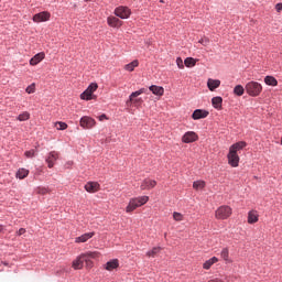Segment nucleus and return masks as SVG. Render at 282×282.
Wrapping results in <instances>:
<instances>
[{
  "label": "nucleus",
  "instance_id": "1",
  "mask_svg": "<svg viewBox=\"0 0 282 282\" xmlns=\"http://www.w3.org/2000/svg\"><path fill=\"white\" fill-rule=\"evenodd\" d=\"M248 147V143L246 141H240L237 143H234L229 148V153L227 154L228 165L232 166V169H237L239 166V151L246 149Z\"/></svg>",
  "mask_w": 282,
  "mask_h": 282
},
{
  "label": "nucleus",
  "instance_id": "2",
  "mask_svg": "<svg viewBox=\"0 0 282 282\" xmlns=\"http://www.w3.org/2000/svg\"><path fill=\"white\" fill-rule=\"evenodd\" d=\"M147 202H149V196H139L131 198L128 206L126 207V213H133V210L140 208V206H144Z\"/></svg>",
  "mask_w": 282,
  "mask_h": 282
},
{
  "label": "nucleus",
  "instance_id": "3",
  "mask_svg": "<svg viewBox=\"0 0 282 282\" xmlns=\"http://www.w3.org/2000/svg\"><path fill=\"white\" fill-rule=\"evenodd\" d=\"M245 89L249 96L257 97L263 91V86L259 82H249Z\"/></svg>",
  "mask_w": 282,
  "mask_h": 282
},
{
  "label": "nucleus",
  "instance_id": "4",
  "mask_svg": "<svg viewBox=\"0 0 282 282\" xmlns=\"http://www.w3.org/2000/svg\"><path fill=\"white\" fill-rule=\"evenodd\" d=\"M147 93V88H141L134 93H132L129 96V100H127L126 105L128 107H131L133 105L134 107H138V105H142V98H138V96H142V94Z\"/></svg>",
  "mask_w": 282,
  "mask_h": 282
},
{
  "label": "nucleus",
  "instance_id": "5",
  "mask_svg": "<svg viewBox=\"0 0 282 282\" xmlns=\"http://www.w3.org/2000/svg\"><path fill=\"white\" fill-rule=\"evenodd\" d=\"M230 215H232L230 206H220L215 213L216 219H228Z\"/></svg>",
  "mask_w": 282,
  "mask_h": 282
},
{
  "label": "nucleus",
  "instance_id": "6",
  "mask_svg": "<svg viewBox=\"0 0 282 282\" xmlns=\"http://www.w3.org/2000/svg\"><path fill=\"white\" fill-rule=\"evenodd\" d=\"M84 257H85L84 263H86L87 270H91V268H94V261H91V259H98V257H100V252L88 251L84 253Z\"/></svg>",
  "mask_w": 282,
  "mask_h": 282
},
{
  "label": "nucleus",
  "instance_id": "7",
  "mask_svg": "<svg viewBox=\"0 0 282 282\" xmlns=\"http://www.w3.org/2000/svg\"><path fill=\"white\" fill-rule=\"evenodd\" d=\"M96 89H98V84L91 83L80 95L82 100H94V91H96Z\"/></svg>",
  "mask_w": 282,
  "mask_h": 282
},
{
  "label": "nucleus",
  "instance_id": "8",
  "mask_svg": "<svg viewBox=\"0 0 282 282\" xmlns=\"http://www.w3.org/2000/svg\"><path fill=\"white\" fill-rule=\"evenodd\" d=\"M115 14L119 17V19H129L131 17V9L120 6L115 9Z\"/></svg>",
  "mask_w": 282,
  "mask_h": 282
},
{
  "label": "nucleus",
  "instance_id": "9",
  "mask_svg": "<svg viewBox=\"0 0 282 282\" xmlns=\"http://www.w3.org/2000/svg\"><path fill=\"white\" fill-rule=\"evenodd\" d=\"M199 140V135L195 131H187L183 137H182V142L184 144H191L192 142H197Z\"/></svg>",
  "mask_w": 282,
  "mask_h": 282
},
{
  "label": "nucleus",
  "instance_id": "10",
  "mask_svg": "<svg viewBox=\"0 0 282 282\" xmlns=\"http://www.w3.org/2000/svg\"><path fill=\"white\" fill-rule=\"evenodd\" d=\"M79 124L83 129H94V127H96V120L91 117L85 116L82 117Z\"/></svg>",
  "mask_w": 282,
  "mask_h": 282
},
{
  "label": "nucleus",
  "instance_id": "11",
  "mask_svg": "<svg viewBox=\"0 0 282 282\" xmlns=\"http://www.w3.org/2000/svg\"><path fill=\"white\" fill-rule=\"evenodd\" d=\"M50 17H51L50 12L43 11L33 15V21L34 23H43L45 21H50Z\"/></svg>",
  "mask_w": 282,
  "mask_h": 282
},
{
  "label": "nucleus",
  "instance_id": "12",
  "mask_svg": "<svg viewBox=\"0 0 282 282\" xmlns=\"http://www.w3.org/2000/svg\"><path fill=\"white\" fill-rule=\"evenodd\" d=\"M56 160H58V152L56 151L50 152L45 160L48 169H54V163L56 162Z\"/></svg>",
  "mask_w": 282,
  "mask_h": 282
},
{
  "label": "nucleus",
  "instance_id": "13",
  "mask_svg": "<svg viewBox=\"0 0 282 282\" xmlns=\"http://www.w3.org/2000/svg\"><path fill=\"white\" fill-rule=\"evenodd\" d=\"M158 186V182L151 178H145L141 184V191H151V188H155Z\"/></svg>",
  "mask_w": 282,
  "mask_h": 282
},
{
  "label": "nucleus",
  "instance_id": "14",
  "mask_svg": "<svg viewBox=\"0 0 282 282\" xmlns=\"http://www.w3.org/2000/svg\"><path fill=\"white\" fill-rule=\"evenodd\" d=\"M85 191H87V193H98V191H100V184L98 182H88L85 185Z\"/></svg>",
  "mask_w": 282,
  "mask_h": 282
},
{
  "label": "nucleus",
  "instance_id": "15",
  "mask_svg": "<svg viewBox=\"0 0 282 282\" xmlns=\"http://www.w3.org/2000/svg\"><path fill=\"white\" fill-rule=\"evenodd\" d=\"M85 253H82L75 261H73V268L74 270H83V267L85 265Z\"/></svg>",
  "mask_w": 282,
  "mask_h": 282
},
{
  "label": "nucleus",
  "instance_id": "16",
  "mask_svg": "<svg viewBox=\"0 0 282 282\" xmlns=\"http://www.w3.org/2000/svg\"><path fill=\"white\" fill-rule=\"evenodd\" d=\"M96 235V232H87L84 234L77 238H75V243H87V241H89V239H91V237H94Z\"/></svg>",
  "mask_w": 282,
  "mask_h": 282
},
{
  "label": "nucleus",
  "instance_id": "17",
  "mask_svg": "<svg viewBox=\"0 0 282 282\" xmlns=\"http://www.w3.org/2000/svg\"><path fill=\"white\" fill-rule=\"evenodd\" d=\"M208 111L206 110H202V109H196L193 115L192 118L193 120H202V118H208Z\"/></svg>",
  "mask_w": 282,
  "mask_h": 282
},
{
  "label": "nucleus",
  "instance_id": "18",
  "mask_svg": "<svg viewBox=\"0 0 282 282\" xmlns=\"http://www.w3.org/2000/svg\"><path fill=\"white\" fill-rule=\"evenodd\" d=\"M107 23L110 28H121L122 21L117 17H108Z\"/></svg>",
  "mask_w": 282,
  "mask_h": 282
},
{
  "label": "nucleus",
  "instance_id": "19",
  "mask_svg": "<svg viewBox=\"0 0 282 282\" xmlns=\"http://www.w3.org/2000/svg\"><path fill=\"white\" fill-rule=\"evenodd\" d=\"M45 58V53L41 52L35 54L31 59H30V65L34 66V65H39V63H41V61H43Z\"/></svg>",
  "mask_w": 282,
  "mask_h": 282
},
{
  "label": "nucleus",
  "instance_id": "20",
  "mask_svg": "<svg viewBox=\"0 0 282 282\" xmlns=\"http://www.w3.org/2000/svg\"><path fill=\"white\" fill-rule=\"evenodd\" d=\"M219 85H221V80H219V79H208L207 80V87H208L209 91H215V89H217L219 87Z\"/></svg>",
  "mask_w": 282,
  "mask_h": 282
},
{
  "label": "nucleus",
  "instance_id": "21",
  "mask_svg": "<svg viewBox=\"0 0 282 282\" xmlns=\"http://www.w3.org/2000/svg\"><path fill=\"white\" fill-rule=\"evenodd\" d=\"M259 221V213L257 210H250L248 213V224H257Z\"/></svg>",
  "mask_w": 282,
  "mask_h": 282
},
{
  "label": "nucleus",
  "instance_id": "22",
  "mask_svg": "<svg viewBox=\"0 0 282 282\" xmlns=\"http://www.w3.org/2000/svg\"><path fill=\"white\" fill-rule=\"evenodd\" d=\"M218 261H219V258L213 257V258H210L209 260H206L203 263V269L204 270H210V268H213V265H215V263H217Z\"/></svg>",
  "mask_w": 282,
  "mask_h": 282
},
{
  "label": "nucleus",
  "instance_id": "23",
  "mask_svg": "<svg viewBox=\"0 0 282 282\" xmlns=\"http://www.w3.org/2000/svg\"><path fill=\"white\" fill-rule=\"evenodd\" d=\"M150 91L154 94V96H164V88L162 86H150Z\"/></svg>",
  "mask_w": 282,
  "mask_h": 282
},
{
  "label": "nucleus",
  "instance_id": "24",
  "mask_svg": "<svg viewBox=\"0 0 282 282\" xmlns=\"http://www.w3.org/2000/svg\"><path fill=\"white\" fill-rule=\"evenodd\" d=\"M119 265H120V262L118 261V259H113L106 263V270L111 272V270H116V268H118Z\"/></svg>",
  "mask_w": 282,
  "mask_h": 282
},
{
  "label": "nucleus",
  "instance_id": "25",
  "mask_svg": "<svg viewBox=\"0 0 282 282\" xmlns=\"http://www.w3.org/2000/svg\"><path fill=\"white\" fill-rule=\"evenodd\" d=\"M221 259L226 261V263H232V260H230V252L228 251V248H224L220 252Z\"/></svg>",
  "mask_w": 282,
  "mask_h": 282
},
{
  "label": "nucleus",
  "instance_id": "26",
  "mask_svg": "<svg viewBox=\"0 0 282 282\" xmlns=\"http://www.w3.org/2000/svg\"><path fill=\"white\" fill-rule=\"evenodd\" d=\"M223 102H224V99L221 97H214L212 99V105L214 109H221Z\"/></svg>",
  "mask_w": 282,
  "mask_h": 282
},
{
  "label": "nucleus",
  "instance_id": "27",
  "mask_svg": "<svg viewBox=\"0 0 282 282\" xmlns=\"http://www.w3.org/2000/svg\"><path fill=\"white\" fill-rule=\"evenodd\" d=\"M265 85H269L271 87H276L279 85V82L273 76H267L264 77Z\"/></svg>",
  "mask_w": 282,
  "mask_h": 282
},
{
  "label": "nucleus",
  "instance_id": "28",
  "mask_svg": "<svg viewBox=\"0 0 282 282\" xmlns=\"http://www.w3.org/2000/svg\"><path fill=\"white\" fill-rule=\"evenodd\" d=\"M28 175H30V170H25V169H19L17 172V177L19 180H25V177H28Z\"/></svg>",
  "mask_w": 282,
  "mask_h": 282
},
{
  "label": "nucleus",
  "instance_id": "29",
  "mask_svg": "<svg viewBox=\"0 0 282 282\" xmlns=\"http://www.w3.org/2000/svg\"><path fill=\"white\" fill-rule=\"evenodd\" d=\"M160 252H162V247H154V248H152V250L148 251L145 254L149 258H151V257L153 258V257L160 254Z\"/></svg>",
  "mask_w": 282,
  "mask_h": 282
},
{
  "label": "nucleus",
  "instance_id": "30",
  "mask_svg": "<svg viewBox=\"0 0 282 282\" xmlns=\"http://www.w3.org/2000/svg\"><path fill=\"white\" fill-rule=\"evenodd\" d=\"M138 65H140V62H138V59H134V61H132L131 63L127 64V65L124 66V69H126L127 72H133V69H135V67H138Z\"/></svg>",
  "mask_w": 282,
  "mask_h": 282
},
{
  "label": "nucleus",
  "instance_id": "31",
  "mask_svg": "<svg viewBox=\"0 0 282 282\" xmlns=\"http://www.w3.org/2000/svg\"><path fill=\"white\" fill-rule=\"evenodd\" d=\"M206 187V182H204V181H195L194 183H193V188L195 189V191H202L203 188H205Z\"/></svg>",
  "mask_w": 282,
  "mask_h": 282
},
{
  "label": "nucleus",
  "instance_id": "32",
  "mask_svg": "<svg viewBox=\"0 0 282 282\" xmlns=\"http://www.w3.org/2000/svg\"><path fill=\"white\" fill-rule=\"evenodd\" d=\"M184 65L187 67H195V65H197V59L193 57H186L184 61Z\"/></svg>",
  "mask_w": 282,
  "mask_h": 282
},
{
  "label": "nucleus",
  "instance_id": "33",
  "mask_svg": "<svg viewBox=\"0 0 282 282\" xmlns=\"http://www.w3.org/2000/svg\"><path fill=\"white\" fill-rule=\"evenodd\" d=\"M29 118H30V112L24 111L18 116L17 120H19L20 122H25Z\"/></svg>",
  "mask_w": 282,
  "mask_h": 282
},
{
  "label": "nucleus",
  "instance_id": "34",
  "mask_svg": "<svg viewBox=\"0 0 282 282\" xmlns=\"http://www.w3.org/2000/svg\"><path fill=\"white\" fill-rule=\"evenodd\" d=\"M246 89L243 88V86L241 85H237L235 88H234V94L236 96H241L242 94H245Z\"/></svg>",
  "mask_w": 282,
  "mask_h": 282
},
{
  "label": "nucleus",
  "instance_id": "35",
  "mask_svg": "<svg viewBox=\"0 0 282 282\" xmlns=\"http://www.w3.org/2000/svg\"><path fill=\"white\" fill-rule=\"evenodd\" d=\"M55 128L57 131H65V129H67V123L63 121H57L55 122Z\"/></svg>",
  "mask_w": 282,
  "mask_h": 282
},
{
  "label": "nucleus",
  "instance_id": "36",
  "mask_svg": "<svg viewBox=\"0 0 282 282\" xmlns=\"http://www.w3.org/2000/svg\"><path fill=\"white\" fill-rule=\"evenodd\" d=\"M35 192L37 193V195H47V193H50V189H47V187H37Z\"/></svg>",
  "mask_w": 282,
  "mask_h": 282
},
{
  "label": "nucleus",
  "instance_id": "37",
  "mask_svg": "<svg viewBox=\"0 0 282 282\" xmlns=\"http://www.w3.org/2000/svg\"><path fill=\"white\" fill-rule=\"evenodd\" d=\"M173 219L175 221H183L184 220V215H182L181 213L174 212L173 213Z\"/></svg>",
  "mask_w": 282,
  "mask_h": 282
},
{
  "label": "nucleus",
  "instance_id": "38",
  "mask_svg": "<svg viewBox=\"0 0 282 282\" xmlns=\"http://www.w3.org/2000/svg\"><path fill=\"white\" fill-rule=\"evenodd\" d=\"M25 91L26 94H34V91H36V84L33 83L30 86H28Z\"/></svg>",
  "mask_w": 282,
  "mask_h": 282
},
{
  "label": "nucleus",
  "instance_id": "39",
  "mask_svg": "<svg viewBox=\"0 0 282 282\" xmlns=\"http://www.w3.org/2000/svg\"><path fill=\"white\" fill-rule=\"evenodd\" d=\"M176 65L178 69H184V61H182V57L176 58Z\"/></svg>",
  "mask_w": 282,
  "mask_h": 282
},
{
  "label": "nucleus",
  "instance_id": "40",
  "mask_svg": "<svg viewBox=\"0 0 282 282\" xmlns=\"http://www.w3.org/2000/svg\"><path fill=\"white\" fill-rule=\"evenodd\" d=\"M25 158H34L35 151L34 150H29L24 153Z\"/></svg>",
  "mask_w": 282,
  "mask_h": 282
},
{
  "label": "nucleus",
  "instance_id": "41",
  "mask_svg": "<svg viewBox=\"0 0 282 282\" xmlns=\"http://www.w3.org/2000/svg\"><path fill=\"white\" fill-rule=\"evenodd\" d=\"M198 43H200L202 45H208L209 40L207 37H205V39L199 40Z\"/></svg>",
  "mask_w": 282,
  "mask_h": 282
},
{
  "label": "nucleus",
  "instance_id": "42",
  "mask_svg": "<svg viewBox=\"0 0 282 282\" xmlns=\"http://www.w3.org/2000/svg\"><path fill=\"white\" fill-rule=\"evenodd\" d=\"M18 235L21 237V235H25V228H20L18 230Z\"/></svg>",
  "mask_w": 282,
  "mask_h": 282
},
{
  "label": "nucleus",
  "instance_id": "43",
  "mask_svg": "<svg viewBox=\"0 0 282 282\" xmlns=\"http://www.w3.org/2000/svg\"><path fill=\"white\" fill-rule=\"evenodd\" d=\"M275 10H276V12H281V10H282V3H278V4L275 6Z\"/></svg>",
  "mask_w": 282,
  "mask_h": 282
},
{
  "label": "nucleus",
  "instance_id": "44",
  "mask_svg": "<svg viewBox=\"0 0 282 282\" xmlns=\"http://www.w3.org/2000/svg\"><path fill=\"white\" fill-rule=\"evenodd\" d=\"M99 120L102 122V120H107V115L99 116Z\"/></svg>",
  "mask_w": 282,
  "mask_h": 282
},
{
  "label": "nucleus",
  "instance_id": "45",
  "mask_svg": "<svg viewBox=\"0 0 282 282\" xmlns=\"http://www.w3.org/2000/svg\"><path fill=\"white\" fill-rule=\"evenodd\" d=\"M0 232H3V226L0 225Z\"/></svg>",
  "mask_w": 282,
  "mask_h": 282
},
{
  "label": "nucleus",
  "instance_id": "46",
  "mask_svg": "<svg viewBox=\"0 0 282 282\" xmlns=\"http://www.w3.org/2000/svg\"><path fill=\"white\" fill-rule=\"evenodd\" d=\"M85 1H91V0H85Z\"/></svg>",
  "mask_w": 282,
  "mask_h": 282
}]
</instances>
